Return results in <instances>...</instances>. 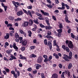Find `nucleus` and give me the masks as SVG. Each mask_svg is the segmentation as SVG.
<instances>
[{"instance_id":"f257e3e1","label":"nucleus","mask_w":78,"mask_h":78,"mask_svg":"<svg viewBox=\"0 0 78 78\" xmlns=\"http://www.w3.org/2000/svg\"><path fill=\"white\" fill-rule=\"evenodd\" d=\"M69 55V56L66 54H64L63 56L64 57H63V59H64L66 61H70V60L69 59H72V52L70 51Z\"/></svg>"},{"instance_id":"f03ea898","label":"nucleus","mask_w":78,"mask_h":78,"mask_svg":"<svg viewBox=\"0 0 78 78\" xmlns=\"http://www.w3.org/2000/svg\"><path fill=\"white\" fill-rule=\"evenodd\" d=\"M66 44H68V46L70 48H71L72 49L73 48V47H74L73 44V43L71 41H69L68 40H66Z\"/></svg>"},{"instance_id":"7ed1b4c3","label":"nucleus","mask_w":78,"mask_h":78,"mask_svg":"<svg viewBox=\"0 0 78 78\" xmlns=\"http://www.w3.org/2000/svg\"><path fill=\"white\" fill-rule=\"evenodd\" d=\"M47 34L48 35H46L45 37L48 39H48V40H49L50 41L52 42L51 40L50 39H53V37H52L51 36H50V35H51V31H48L47 32Z\"/></svg>"},{"instance_id":"20e7f679","label":"nucleus","mask_w":78,"mask_h":78,"mask_svg":"<svg viewBox=\"0 0 78 78\" xmlns=\"http://www.w3.org/2000/svg\"><path fill=\"white\" fill-rule=\"evenodd\" d=\"M15 41L16 42H19V41H20V43L21 44L22 42V41H23V37H19L17 38L16 39H15Z\"/></svg>"},{"instance_id":"39448f33","label":"nucleus","mask_w":78,"mask_h":78,"mask_svg":"<svg viewBox=\"0 0 78 78\" xmlns=\"http://www.w3.org/2000/svg\"><path fill=\"white\" fill-rule=\"evenodd\" d=\"M42 61H43V58L41 56H39L37 59V62L41 64V63H42Z\"/></svg>"},{"instance_id":"423d86ee","label":"nucleus","mask_w":78,"mask_h":78,"mask_svg":"<svg viewBox=\"0 0 78 78\" xmlns=\"http://www.w3.org/2000/svg\"><path fill=\"white\" fill-rule=\"evenodd\" d=\"M28 24H29V22L28 21H23V23L22 24V25L24 27H26L28 26Z\"/></svg>"},{"instance_id":"0eeeda50","label":"nucleus","mask_w":78,"mask_h":78,"mask_svg":"<svg viewBox=\"0 0 78 78\" xmlns=\"http://www.w3.org/2000/svg\"><path fill=\"white\" fill-rule=\"evenodd\" d=\"M41 12H42L44 16H49V13H48L45 12L43 10H41Z\"/></svg>"},{"instance_id":"6e6552de","label":"nucleus","mask_w":78,"mask_h":78,"mask_svg":"<svg viewBox=\"0 0 78 78\" xmlns=\"http://www.w3.org/2000/svg\"><path fill=\"white\" fill-rule=\"evenodd\" d=\"M20 59H25L26 61H27V58L25 57H23L22 55L21 54H20Z\"/></svg>"},{"instance_id":"1a4fd4ad","label":"nucleus","mask_w":78,"mask_h":78,"mask_svg":"<svg viewBox=\"0 0 78 78\" xmlns=\"http://www.w3.org/2000/svg\"><path fill=\"white\" fill-rule=\"evenodd\" d=\"M16 14L18 16H20L23 14V11L22 10L20 11L17 12Z\"/></svg>"},{"instance_id":"9d476101","label":"nucleus","mask_w":78,"mask_h":78,"mask_svg":"<svg viewBox=\"0 0 78 78\" xmlns=\"http://www.w3.org/2000/svg\"><path fill=\"white\" fill-rule=\"evenodd\" d=\"M48 45L50 50H51L52 48V44L50 41H48Z\"/></svg>"},{"instance_id":"9b49d317","label":"nucleus","mask_w":78,"mask_h":78,"mask_svg":"<svg viewBox=\"0 0 78 78\" xmlns=\"http://www.w3.org/2000/svg\"><path fill=\"white\" fill-rule=\"evenodd\" d=\"M27 42L28 41L27 40H24L22 41V44L23 46H26L27 44Z\"/></svg>"},{"instance_id":"f8f14e48","label":"nucleus","mask_w":78,"mask_h":78,"mask_svg":"<svg viewBox=\"0 0 78 78\" xmlns=\"http://www.w3.org/2000/svg\"><path fill=\"white\" fill-rule=\"evenodd\" d=\"M11 56H10V58L9 59V61H12V60H13V59H16V58L15 56H13V55L11 54Z\"/></svg>"},{"instance_id":"ddd939ff","label":"nucleus","mask_w":78,"mask_h":78,"mask_svg":"<svg viewBox=\"0 0 78 78\" xmlns=\"http://www.w3.org/2000/svg\"><path fill=\"white\" fill-rule=\"evenodd\" d=\"M6 36L4 37V38L5 39H9V33H6Z\"/></svg>"},{"instance_id":"4468645a","label":"nucleus","mask_w":78,"mask_h":78,"mask_svg":"<svg viewBox=\"0 0 78 78\" xmlns=\"http://www.w3.org/2000/svg\"><path fill=\"white\" fill-rule=\"evenodd\" d=\"M45 28L46 30H51L53 28L52 27L50 26H45Z\"/></svg>"},{"instance_id":"2eb2a0df","label":"nucleus","mask_w":78,"mask_h":78,"mask_svg":"<svg viewBox=\"0 0 78 78\" xmlns=\"http://www.w3.org/2000/svg\"><path fill=\"white\" fill-rule=\"evenodd\" d=\"M58 74L56 73L53 74L52 76V78H58Z\"/></svg>"},{"instance_id":"dca6fc26","label":"nucleus","mask_w":78,"mask_h":78,"mask_svg":"<svg viewBox=\"0 0 78 78\" xmlns=\"http://www.w3.org/2000/svg\"><path fill=\"white\" fill-rule=\"evenodd\" d=\"M33 24V21L31 20L30 19L29 20V26H32V25Z\"/></svg>"},{"instance_id":"f3484780","label":"nucleus","mask_w":78,"mask_h":78,"mask_svg":"<svg viewBox=\"0 0 78 78\" xmlns=\"http://www.w3.org/2000/svg\"><path fill=\"white\" fill-rule=\"evenodd\" d=\"M13 47L14 48L15 50H18V48L17 46H16V43H14L13 44Z\"/></svg>"},{"instance_id":"a211bd4d","label":"nucleus","mask_w":78,"mask_h":78,"mask_svg":"<svg viewBox=\"0 0 78 78\" xmlns=\"http://www.w3.org/2000/svg\"><path fill=\"white\" fill-rule=\"evenodd\" d=\"M20 76V73H19V75L18 74V73L16 74V73L14 74L13 75V76H14V78H17L19 77Z\"/></svg>"},{"instance_id":"6ab92c4d","label":"nucleus","mask_w":78,"mask_h":78,"mask_svg":"<svg viewBox=\"0 0 78 78\" xmlns=\"http://www.w3.org/2000/svg\"><path fill=\"white\" fill-rule=\"evenodd\" d=\"M33 22L36 23V24H39V22H38V19L37 18H36L35 20H33Z\"/></svg>"},{"instance_id":"aec40b11","label":"nucleus","mask_w":78,"mask_h":78,"mask_svg":"<svg viewBox=\"0 0 78 78\" xmlns=\"http://www.w3.org/2000/svg\"><path fill=\"white\" fill-rule=\"evenodd\" d=\"M27 15H29L30 16V17H32V14H31V12L30 11L28 10L27 12Z\"/></svg>"},{"instance_id":"412c9836","label":"nucleus","mask_w":78,"mask_h":78,"mask_svg":"<svg viewBox=\"0 0 78 78\" xmlns=\"http://www.w3.org/2000/svg\"><path fill=\"white\" fill-rule=\"evenodd\" d=\"M15 72H16L17 73H18V75H19V73H20V72H19V71L17 70V68L16 67H15Z\"/></svg>"},{"instance_id":"4be33fe9","label":"nucleus","mask_w":78,"mask_h":78,"mask_svg":"<svg viewBox=\"0 0 78 78\" xmlns=\"http://www.w3.org/2000/svg\"><path fill=\"white\" fill-rule=\"evenodd\" d=\"M36 55L34 54H32L30 56V58H36Z\"/></svg>"},{"instance_id":"5701e85b","label":"nucleus","mask_w":78,"mask_h":78,"mask_svg":"<svg viewBox=\"0 0 78 78\" xmlns=\"http://www.w3.org/2000/svg\"><path fill=\"white\" fill-rule=\"evenodd\" d=\"M62 8L64 9H65V6H66V4L62 2Z\"/></svg>"},{"instance_id":"b1692460","label":"nucleus","mask_w":78,"mask_h":78,"mask_svg":"<svg viewBox=\"0 0 78 78\" xmlns=\"http://www.w3.org/2000/svg\"><path fill=\"white\" fill-rule=\"evenodd\" d=\"M47 6L48 8L51 9L53 8V5H51V4H47Z\"/></svg>"},{"instance_id":"393cba45","label":"nucleus","mask_w":78,"mask_h":78,"mask_svg":"<svg viewBox=\"0 0 78 78\" xmlns=\"http://www.w3.org/2000/svg\"><path fill=\"white\" fill-rule=\"evenodd\" d=\"M39 67H41V65L39 64H37V66H36V69L38 70L39 69Z\"/></svg>"},{"instance_id":"a878e982","label":"nucleus","mask_w":78,"mask_h":78,"mask_svg":"<svg viewBox=\"0 0 78 78\" xmlns=\"http://www.w3.org/2000/svg\"><path fill=\"white\" fill-rule=\"evenodd\" d=\"M35 14H36L37 16H39V17H42V16L41 14H40L39 13L36 12L35 13Z\"/></svg>"},{"instance_id":"bb28decb","label":"nucleus","mask_w":78,"mask_h":78,"mask_svg":"<svg viewBox=\"0 0 78 78\" xmlns=\"http://www.w3.org/2000/svg\"><path fill=\"white\" fill-rule=\"evenodd\" d=\"M44 43L45 45H48V42H47V40L46 39H44Z\"/></svg>"},{"instance_id":"cd10ccee","label":"nucleus","mask_w":78,"mask_h":78,"mask_svg":"<svg viewBox=\"0 0 78 78\" xmlns=\"http://www.w3.org/2000/svg\"><path fill=\"white\" fill-rule=\"evenodd\" d=\"M14 20L16 22H17V21H20L21 20H22V19L20 18H17V19H15Z\"/></svg>"},{"instance_id":"c85d7f7f","label":"nucleus","mask_w":78,"mask_h":78,"mask_svg":"<svg viewBox=\"0 0 78 78\" xmlns=\"http://www.w3.org/2000/svg\"><path fill=\"white\" fill-rule=\"evenodd\" d=\"M72 67V63H69L68 66V69H70Z\"/></svg>"},{"instance_id":"c756f323","label":"nucleus","mask_w":78,"mask_h":78,"mask_svg":"<svg viewBox=\"0 0 78 78\" xmlns=\"http://www.w3.org/2000/svg\"><path fill=\"white\" fill-rule=\"evenodd\" d=\"M45 22L48 26H50V23H49V20H46Z\"/></svg>"},{"instance_id":"7c9ffc66","label":"nucleus","mask_w":78,"mask_h":78,"mask_svg":"<svg viewBox=\"0 0 78 78\" xmlns=\"http://www.w3.org/2000/svg\"><path fill=\"white\" fill-rule=\"evenodd\" d=\"M9 20H13L14 19V17L13 16H10L9 18Z\"/></svg>"},{"instance_id":"2f4dec72","label":"nucleus","mask_w":78,"mask_h":78,"mask_svg":"<svg viewBox=\"0 0 78 78\" xmlns=\"http://www.w3.org/2000/svg\"><path fill=\"white\" fill-rule=\"evenodd\" d=\"M64 74H65V72H63L62 73L61 78H65V77H64Z\"/></svg>"},{"instance_id":"473e14b6","label":"nucleus","mask_w":78,"mask_h":78,"mask_svg":"<svg viewBox=\"0 0 78 78\" xmlns=\"http://www.w3.org/2000/svg\"><path fill=\"white\" fill-rule=\"evenodd\" d=\"M66 50L67 52H68V53L70 51V49L68 47H66Z\"/></svg>"},{"instance_id":"72a5a7b5","label":"nucleus","mask_w":78,"mask_h":78,"mask_svg":"<svg viewBox=\"0 0 78 78\" xmlns=\"http://www.w3.org/2000/svg\"><path fill=\"white\" fill-rule=\"evenodd\" d=\"M48 61H49V60L48 59V58H45V59L44 60V62L45 63H46L47 62H48Z\"/></svg>"},{"instance_id":"f704fd0d","label":"nucleus","mask_w":78,"mask_h":78,"mask_svg":"<svg viewBox=\"0 0 78 78\" xmlns=\"http://www.w3.org/2000/svg\"><path fill=\"white\" fill-rule=\"evenodd\" d=\"M57 48L56 49V50L57 51H60V50H61V49H60V48H59V46L58 45L57 46Z\"/></svg>"},{"instance_id":"c9c22d12","label":"nucleus","mask_w":78,"mask_h":78,"mask_svg":"<svg viewBox=\"0 0 78 78\" xmlns=\"http://www.w3.org/2000/svg\"><path fill=\"white\" fill-rule=\"evenodd\" d=\"M62 29H60L57 30V31L58 32V33H61L62 32Z\"/></svg>"},{"instance_id":"e433bc0d","label":"nucleus","mask_w":78,"mask_h":78,"mask_svg":"<svg viewBox=\"0 0 78 78\" xmlns=\"http://www.w3.org/2000/svg\"><path fill=\"white\" fill-rule=\"evenodd\" d=\"M19 37V34H18V33H16L15 34V37L16 39H17Z\"/></svg>"},{"instance_id":"4c0bfd02","label":"nucleus","mask_w":78,"mask_h":78,"mask_svg":"<svg viewBox=\"0 0 78 78\" xmlns=\"http://www.w3.org/2000/svg\"><path fill=\"white\" fill-rule=\"evenodd\" d=\"M28 33H29V37H31V34H32V32L30 30H29L28 31Z\"/></svg>"},{"instance_id":"58836bf2","label":"nucleus","mask_w":78,"mask_h":78,"mask_svg":"<svg viewBox=\"0 0 78 78\" xmlns=\"http://www.w3.org/2000/svg\"><path fill=\"white\" fill-rule=\"evenodd\" d=\"M12 2H14L16 5H17L18 6H20V4L18 2H15L14 1H13Z\"/></svg>"},{"instance_id":"ea45409f","label":"nucleus","mask_w":78,"mask_h":78,"mask_svg":"<svg viewBox=\"0 0 78 78\" xmlns=\"http://www.w3.org/2000/svg\"><path fill=\"white\" fill-rule=\"evenodd\" d=\"M52 58H53V57L51 55L48 58V59H49V61H50L51 60Z\"/></svg>"},{"instance_id":"a19ab883","label":"nucleus","mask_w":78,"mask_h":78,"mask_svg":"<svg viewBox=\"0 0 78 78\" xmlns=\"http://www.w3.org/2000/svg\"><path fill=\"white\" fill-rule=\"evenodd\" d=\"M41 76L42 78H45V75H44V74L43 73H41Z\"/></svg>"},{"instance_id":"79ce46f5","label":"nucleus","mask_w":78,"mask_h":78,"mask_svg":"<svg viewBox=\"0 0 78 78\" xmlns=\"http://www.w3.org/2000/svg\"><path fill=\"white\" fill-rule=\"evenodd\" d=\"M59 28H60L61 29V28H63V26L62 25V23H60L59 24Z\"/></svg>"},{"instance_id":"37998d69","label":"nucleus","mask_w":78,"mask_h":78,"mask_svg":"<svg viewBox=\"0 0 78 78\" xmlns=\"http://www.w3.org/2000/svg\"><path fill=\"white\" fill-rule=\"evenodd\" d=\"M7 27H12V25L11 24V23L8 24L7 25Z\"/></svg>"},{"instance_id":"c03bdc74","label":"nucleus","mask_w":78,"mask_h":78,"mask_svg":"<svg viewBox=\"0 0 78 78\" xmlns=\"http://www.w3.org/2000/svg\"><path fill=\"white\" fill-rule=\"evenodd\" d=\"M58 37H62V36H61V33H58Z\"/></svg>"},{"instance_id":"a18cd8bd","label":"nucleus","mask_w":78,"mask_h":78,"mask_svg":"<svg viewBox=\"0 0 78 78\" xmlns=\"http://www.w3.org/2000/svg\"><path fill=\"white\" fill-rule=\"evenodd\" d=\"M11 74H12V75H14L16 73V72L14 71L13 70L11 71Z\"/></svg>"},{"instance_id":"49530a36","label":"nucleus","mask_w":78,"mask_h":78,"mask_svg":"<svg viewBox=\"0 0 78 78\" xmlns=\"http://www.w3.org/2000/svg\"><path fill=\"white\" fill-rule=\"evenodd\" d=\"M62 48L64 49V50H66V46H65V45H62Z\"/></svg>"},{"instance_id":"de8ad7c7","label":"nucleus","mask_w":78,"mask_h":78,"mask_svg":"<svg viewBox=\"0 0 78 78\" xmlns=\"http://www.w3.org/2000/svg\"><path fill=\"white\" fill-rule=\"evenodd\" d=\"M43 58H44V59H46L47 58H48V56L46 55H44L43 56Z\"/></svg>"},{"instance_id":"09e8293b","label":"nucleus","mask_w":78,"mask_h":78,"mask_svg":"<svg viewBox=\"0 0 78 78\" xmlns=\"http://www.w3.org/2000/svg\"><path fill=\"white\" fill-rule=\"evenodd\" d=\"M58 66L60 69H62V65L61 63H60L58 65Z\"/></svg>"},{"instance_id":"8fccbe9b","label":"nucleus","mask_w":78,"mask_h":78,"mask_svg":"<svg viewBox=\"0 0 78 78\" xmlns=\"http://www.w3.org/2000/svg\"><path fill=\"white\" fill-rule=\"evenodd\" d=\"M40 26L41 27V28H45V26L43 25L42 24H40Z\"/></svg>"},{"instance_id":"3c124183","label":"nucleus","mask_w":78,"mask_h":78,"mask_svg":"<svg viewBox=\"0 0 78 78\" xmlns=\"http://www.w3.org/2000/svg\"><path fill=\"white\" fill-rule=\"evenodd\" d=\"M7 53H8V54H10L11 53V50H8L6 51Z\"/></svg>"},{"instance_id":"603ef678","label":"nucleus","mask_w":78,"mask_h":78,"mask_svg":"<svg viewBox=\"0 0 78 78\" xmlns=\"http://www.w3.org/2000/svg\"><path fill=\"white\" fill-rule=\"evenodd\" d=\"M27 8L29 9H31L32 8H33V6H27Z\"/></svg>"},{"instance_id":"864d4df0","label":"nucleus","mask_w":78,"mask_h":78,"mask_svg":"<svg viewBox=\"0 0 78 78\" xmlns=\"http://www.w3.org/2000/svg\"><path fill=\"white\" fill-rule=\"evenodd\" d=\"M54 34V35L55 36H58V33L56 32V31H54L53 32Z\"/></svg>"},{"instance_id":"5fc2aeb1","label":"nucleus","mask_w":78,"mask_h":78,"mask_svg":"<svg viewBox=\"0 0 78 78\" xmlns=\"http://www.w3.org/2000/svg\"><path fill=\"white\" fill-rule=\"evenodd\" d=\"M65 16H66L65 21H66V20H67L69 19V18L68 17V16H67V15H65Z\"/></svg>"},{"instance_id":"6e6d98bb","label":"nucleus","mask_w":78,"mask_h":78,"mask_svg":"<svg viewBox=\"0 0 78 78\" xmlns=\"http://www.w3.org/2000/svg\"><path fill=\"white\" fill-rule=\"evenodd\" d=\"M65 6L66 7L67 9H69L70 8V7L69 6H68V5H67L66 4H65Z\"/></svg>"},{"instance_id":"4d7b16f0","label":"nucleus","mask_w":78,"mask_h":78,"mask_svg":"<svg viewBox=\"0 0 78 78\" xmlns=\"http://www.w3.org/2000/svg\"><path fill=\"white\" fill-rule=\"evenodd\" d=\"M71 35L72 38H75V36L74 35V34H73V33H71Z\"/></svg>"},{"instance_id":"13d9d810","label":"nucleus","mask_w":78,"mask_h":78,"mask_svg":"<svg viewBox=\"0 0 78 78\" xmlns=\"http://www.w3.org/2000/svg\"><path fill=\"white\" fill-rule=\"evenodd\" d=\"M23 11H24V13H25V14H28V12H27V10H25L23 9Z\"/></svg>"},{"instance_id":"bf43d9fd","label":"nucleus","mask_w":78,"mask_h":78,"mask_svg":"<svg viewBox=\"0 0 78 78\" xmlns=\"http://www.w3.org/2000/svg\"><path fill=\"white\" fill-rule=\"evenodd\" d=\"M52 19H53L54 20H56V17L54 16H52Z\"/></svg>"},{"instance_id":"052dcab7","label":"nucleus","mask_w":78,"mask_h":78,"mask_svg":"<svg viewBox=\"0 0 78 78\" xmlns=\"http://www.w3.org/2000/svg\"><path fill=\"white\" fill-rule=\"evenodd\" d=\"M31 70H32V69H31V68L30 67L27 69V71H29V72H31Z\"/></svg>"},{"instance_id":"680f3d73","label":"nucleus","mask_w":78,"mask_h":78,"mask_svg":"<svg viewBox=\"0 0 78 78\" xmlns=\"http://www.w3.org/2000/svg\"><path fill=\"white\" fill-rule=\"evenodd\" d=\"M9 29L10 30H13V31L14 30V29L12 27H9Z\"/></svg>"},{"instance_id":"e2e57ef3","label":"nucleus","mask_w":78,"mask_h":78,"mask_svg":"<svg viewBox=\"0 0 78 78\" xmlns=\"http://www.w3.org/2000/svg\"><path fill=\"white\" fill-rule=\"evenodd\" d=\"M59 12L58 10H56L54 11V12L56 14V13H59Z\"/></svg>"},{"instance_id":"0e129e2a","label":"nucleus","mask_w":78,"mask_h":78,"mask_svg":"<svg viewBox=\"0 0 78 78\" xmlns=\"http://www.w3.org/2000/svg\"><path fill=\"white\" fill-rule=\"evenodd\" d=\"M25 47H22L21 48V50L22 51H25Z\"/></svg>"},{"instance_id":"69168bd1","label":"nucleus","mask_w":78,"mask_h":78,"mask_svg":"<svg viewBox=\"0 0 78 78\" xmlns=\"http://www.w3.org/2000/svg\"><path fill=\"white\" fill-rule=\"evenodd\" d=\"M33 74H36L37 73V70H35V71H33Z\"/></svg>"},{"instance_id":"338daca9","label":"nucleus","mask_w":78,"mask_h":78,"mask_svg":"<svg viewBox=\"0 0 78 78\" xmlns=\"http://www.w3.org/2000/svg\"><path fill=\"white\" fill-rule=\"evenodd\" d=\"M5 71L7 73H9V69H5Z\"/></svg>"},{"instance_id":"774afa93","label":"nucleus","mask_w":78,"mask_h":78,"mask_svg":"<svg viewBox=\"0 0 78 78\" xmlns=\"http://www.w3.org/2000/svg\"><path fill=\"white\" fill-rule=\"evenodd\" d=\"M20 34H23L24 33L23 31L22 30H20Z\"/></svg>"}]
</instances>
